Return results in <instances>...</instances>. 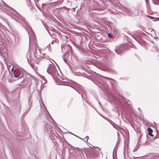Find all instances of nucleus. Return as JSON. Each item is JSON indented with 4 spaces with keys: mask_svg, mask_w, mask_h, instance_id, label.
Masks as SVG:
<instances>
[{
    "mask_svg": "<svg viewBox=\"0 0 159 159\" xmlns=\"http://www.w3.org/2000/svg\"><path fill=\"white\" fill-rule=\"evenodd\" d=\"M14 74L15 77L18 79H20L23 76V73L22 72L18 70L14 71Z\"/></svg>",
    "mask_w": 159,
    "mask_h": 159,
    "instance_id": "nucleus-3",
    "label": "nucleus"
},
{
    "mask_svg": "<svg viewBox=\"0 0 159 159\" xmlns=\"http://www.w3.org/2000/svg\"><path fill=\"white\" fill-rule=\"evenodd\" d=\"M38 52H39V54H40V52L39 49L38 50H36L35 52L34 53V57H35L36 58L39 59L40 57H38V56H37V55H38Z\"/></svg>",
    "mask_w": 159,
    "mask_h": 159,
    "instance_id": "nucleus-6",
    "label": "nucleus"
},
{
    "mask_svg": "<svg viewBox=\"0 0 159 159\" xmlns=\"http://www.w3.org/2000/svg\"><path fill=\"white\" fill-rule=\"evenodd\" d=\"M105 79H106L107 80H111V84L112 86L113 87L115 85H116L117 84V82L116 80H113L111 78H108L106 77H103Z\"/></svg>",
    "mask_w": 159,
    "mask_h": 159,
    "instance_id": "nucleus-5",
    "label": "nucleus"
},
{
    "mask_svg": "<svg viewBox=\"0 0 159 159\" xmlns=\"http://www.w3.org/2000/svg\"><path fill=\"white\" fill-rule=\"evenodd\" d=\"M63 60L66 63L67 60L66 59H64Z\"/></svg>",
    "mask_w": 159,
    "mask_h": 159,
    "instance_id": "nucleus-21",
    "label": "nucleus"
},
{
    "mask_svg": "<svg viewBox=\"0 0 159 159\" xmlns=\"http://www.w3.org/2000/svg\"><path fill=\"white\" fill-rule=\"evenodd\" d=\"M46 58V57H40V58H41L43 59V58Z\"/></svg>",
    "mask_w": 159,
    "mask_h": 159,
    "instance_id": "nucleus-23",
    "label": "nucleus"
},
{
    "mask_svg": "<svg viewBox=\"0 0 159 159\" xmlns=\"http://www.w3.org/2000/svg\"><path fill=\"white\" fill-rule=\"evenodd\" d=\"M8 8L9 9V10L10 11V12H12V11H14V10L11 7H8Z\"/></svg>",
    "mask_w": 159,
    "mask_h": 159,
    "instance_id": "nucleus-14",
    "label": "nucleus"
},
{
    "mask_svg": "<svg viewBox=\"0 0 159 159\" xmlns=\"http://www.w3.org/2000/svg\"><path fill=\"white\" fill-rule=\"evenodd\" d=\"M39 57H40V55H39Z\"/></svg>",
    "mask_w": 159,
    "mask_h": 159,
    "instance_id": "nucleus-33",
    "label": "nucleus"
},
{
    "mask_svg": "<svg viewBox=\"0 0 159 159\" xmlns=\"http://www.w3.org/2000/svg\"><path fill=\"white\" fill-rule=\"evenodd\" d=\"M137 158V157H134V158H135V159H136V158Z\"/></svg>",
    "mask_w": 159,
    "mask_h": 159,
    "instance_id": "nucleus-32",
    "label": "nucleus"
},
{
    "mask_svg": "<svg viewBox=\"0 0 159 159\" xmlns=\"http://www.w3.org/2000/svg\"><path fill=\"white\" fill-rule=\"evenodd\" d=\"M86 138H87V140L88 139L89 137L88 136H87L86 137Z\"/></svg>",
    "mask_w": 159,
    "mask_h": 159,
    "instance_id": "nucleus-26",
    "label": "nucleus"
},
{
    "mask_svg": "<svg viewBox=\"0 0 159 159\" xmlns=\"http://www.w3.org/2000/svg\"><path fill=\"white\" fill-rule=\"evenodd\" d=\"M0 55H1V56H2V53H0Z\"/></svg>",
    "mask_w": 159,
    "mask_h": 159,
    "instance_id": "nucleus-27",
    "label": "nucleus"
},
{
    "mask_svg": "<svg viewBox=\"0 0 159 159\" xmlns=\"http://www.w3.org/2000/svg\"><path fill=\"white\" fill-rule=\"evenodd\" d=\"M31 67H32V68H34V65H33L32 64H31Z\"/></svg>",
    "mask_w": 159,
    "mask_h": 159,
    "instance_id": "nucleus-22",
    "label": "nucleus"
},
{
    "mask_svg": "<svg viewBox=\"0 0 159 159\" xmlns=\"http://www.w3.org/2000/svg\"><path fill=\"white\" fill-rule=\"evenodd\" d=\"M109 122L113 125H115V124L111 120H109Z\"/></svg>",
    "mask_w": 159,
    "mask_h": 159,
    "instance_id": "nucleus-17",
    "label": "nucleus"
},
{
    "mask_svg": "<svg viewBox=\"0 0 159 159\" xmlns=\"http://www.w3.org/2000/svg\"><path fill=\"white\" fill-rule=\"evenodd\" d=\"M45 4H42V7H43V6H45Z\"/></svg>",
    "mask_w": 159,
    "mask_h": 159,
    "instance_id": "nucleus-25",
    "label": "nucleus"
},
{
    "mask_svg": "<svg viewBox=\"0 0 159 159\" xmlns=\"http://www.w3.org/2000/svg\"><path fill=\"white\" fill-rule=\"evenodd\" d=\"M47 71L48 74L51 75L53 77L58 74L56 66L52 63L49 64Z\"/></svg>",
    "mask_w": 159,
    "mask_h": 159,
    "instance_id": "nucleus-2",
    "label": "nucleus"
},
{
    "mask_svg": "<svg viewBox=\"0 0 159 159\" xmlns=\"http://www.w3.org/2000/svg\"><path fill=\"white\" fill-rule=\"evenodd\" d=\"M61 85H66L67 84V83L66 82H65L63 81H62V82H61Z\"/></svg>",
    "mask_w": 159,
    "mask_h": 159,
    "instance_id": "nucleus-13",
    "label": "nucleus"
},
{
    "mask_svg": "<svg viewBox=\"0 0 159 159\" xmlns=\"http://www.w3.org/2000/svg\"><path fill=\"white\" fill-rule=\"evenodd\" d=\"M108 36L110 38H112L113 37V35L111 34H108Z\"/></svg>",
    "mask_w": 159,
    "mask_h": 159,
    "instance_id": "nucleus-15",
    "label": "nucleus"
},
{
    "mask_svg": "<svg viewBox=\"0 0 159 159\" xmlns=\"http://www.w3.org/2000/svg\"><path fill=\"white\" fill-rule=\"evenodd\" d=\"M36 6L37 7L39 8L37 6V5L36 4Z\"/></svg>",
    "mask_w": 159,
    "mask_h": 159,
    "instance_id": "nucleus-29",
    "label": "nucleus"
},
{
    "mask_svg": "<svg viewBox=\"0 0 159 159\" xmlns=\"http://www.w3.org/2000/svg\"><path fill=\"white\" fill-rule=\"evenodd\" d=\"M125 11L129 15H130L132 14L131 11L129 8H126L125 9Z\"/></svg>",
    "mask_w": 159,
    "mask_h": 159,
    "instance_id": "nucleus-8",
    "label": "nucleus"
},
{
    "mask_svg": "<svg viewBox=\"0 0 159 159\" xmlns=\"http://www.w3.org/2000/svg\"><path fill=\"white\" fill-rule=\"evenodd\" d=\"M15 13H16V14H15L16 18L14 19L16 21L23 25V26L25 28L29 35L30 41L31 37H32V38L34 37V33L33 32L30 26L25 21V19L16 12Z\"/></svg>",
    "mask_w": 159,
    "mask_h": 159,
    "instance_id": "nucleus-1",
    "label": "nucleus"
},
{
    "mask_svg": "<svg viewBox=\"0 0 159 159\" xmlns=\"http://www.w3.org/2000/svg\"><path fill=\"white\" fill-rule=\"evenodd\" d=\"M15 43L16 44H17L18 43V41L16 40V37L15 38Z\"/></svg>",
    "mask_w": 159,
    "mask_h": 159,
    "instance_id": "nucleus-19",
    "label": "nucleus"
},
{
    "mask_svg": "<svg viewBox=\"0 0 159 159\" xmlns=\"http://www.w3.org/2000/svg\"><path fill=\"white\" fill-rule=\"evenodd\" d=\"M97 148L99 149V150H100V149L99 148Z\"/></svg>",
    "mask_w": 159,
    "mask_h": 159,
    "instance_id": "nucleus-30",
    "label": "nucleus"
},
{
    "mask_svg": "<svg viewBox=\"0 0 159 159\" xmlns=\"http://www.w3.org/2000/svg\"><path fill=\"white\" fill-rule=\"evenodd\" d=\"M138 148V147L136 146L134 150V151H133L134 152H136L137 151Z\"/></svg>",
    "mask_w": 159,
    "mask_h": 159,
    "instance_id": "nucleus-16",
    "label": "nucleus"
},
{
    "mask_svg": "<svg viewBox=\"0 0 159 159\" xmlns=\"http://www.w3.org/2000/svg\"><path fill=\"white\" fill-rule=\"evenodd\" d=\"M53 3L54 4V5H56L58 3L57 2H55L54 3Z\"/></svg>",
    "mask_w": 159,
    "mask_h": 159,
    "instance_id": "nucleus-20",
    "label": "nucleus"
},
{
    "mask_svg": "<svg viewBox=\"0 0 159 159\" xmlns=\"http://www.w3.org/2000/svg\"><path fill=\"white\" fill-rule=\"evenodd\" d=\"M97 148L99 149V150H100V149L99 148Z\"/></svg>",
    "mask_w": 159,
    "mask_h": 159,
    "instance_id": "nucleus-31",
    "label": "nucleus"
},
{
    "mask_svg": "<svg viewBox=\"0 0 159 159\" xmlns=\"http://www.w3.org/2000/svg\"><path fill=\"white\" fill-rule=\"evenodd\" d=\"M74 89L76 90L80 94H81L82 97H83L82 93V92L83 91V89L81 85L79 84H75Z\"/></svg>",
    "mask_w": 159,
    "mask_h": 159,
    "instance_id": "nucleus-4",
    "label": "nucleus"
},
{
    "mask_svg": "<svg viewBox=\"0 0 159 159\" xmlns=\"http://www.w3.org/2000/svg\"><path fill=\"white\" fill-rule=\"evenodd\" d=\"M147 137H145L144 138V140H145V142L142 143H143V145H148V143L147 140Z\"/></svg>",
    "mask_w": 159,
    "mask_h": 159,
    "instance_id": "nucleus-11",
    "label": "nucleus"
},
{
    "mask_svg": "<svg viewBox=\"0 0 159 159\" xmlns=\"http://www.w3.org/2000/svg\"><path fill=\"white\" fill-rule=\"evenodd\" d=\"M108 101L109 102H110V101Z\"/></svg>",
    "mask_w": 159,
    "mask_h": 159,
    "instance_id": "nucleus-34",
    "label": "nucleus"
},
{
    "mask_svg": "<svg viewBox=\"0 0 159 159\" xmlns=\"http://www.w3.org/2000/svg\"><path fill=\"white\" fill-rule=\"evenodd\" d=\"M70 134H72V133L70 132ZM73 134V135H74V134Z\"/></svg>",
    "mask_w": 159,
    "mask_h": 159,
    "instance_id": "nucleus-28",
    "label": "nucleus"
},
{
    "mask_svg": "<svg viewBox=\"0 0 159 159\" xmlns=\"http://www.w3.org/2000/svg\"><path fill=\"white\" fill-rule=\"evenodd\" d=\"M148 134L151 136H153V135L152 134L153 132L152 129L150 128H148Z\"/></svg>",
    "mask_w": 159,
    "mask_h": 159,
    "instance_id": "nucleus-9",
    "label": "nucleus"
},
{
    "mask_svg": "<svg viewBox=\"0 0 159 159\" xmlns=\"http://www.w3.org/2000/svg\"><path fill=\"white\" fill-rule=\"evenodd\" d=\"M133 38H134V39L136 40H137V41H138L139 40V38H138L137 37H135V36H134L133 37Z\"/></svg>",
    "mask_w": 159,
    "mask_h": 159,
    "instance_id": "nucleus-18",
    "label": "nucleus"
},
{
    "mask_svg": "<svg viewBox=\"0 0 159 159\" xmlns=\"http://www.w3.org/2000/svg\"><path fill=\"white\" fill-rule=\"evenodd\" d=\"M41 78H42V79L43 80L44 79H45V78H44V76H42V77Z\"/></svg>",
    "mask_w": 159,
    "mask_h": 159,
    "instance_id": "nucleus-24",
    "label": "nucleus"
},
{
    "mask_svg": "<svg viewBox=\"0 0 159 159\" xmlns=\"http://www.w3.org/2000/svg\"><path fill=\"white\" fill-rule=\"evenodd\" d=\"M148 157H151L152 159H155L156 158V157H155V156H154V154L152 153L149 154L148 155Z\"/></svg>",
    "mask_w": 159,
    "mask_h": 159,
    "instance_id": "nucleus-10",
    "label": "nucleus"
},
{
    "mask_svg": "<svg viewBox=\"0 0 159 159\" xmlns=\"http://www.w3.org/2000/svg\"><path fill=\"white\" fill-rule=\"evenodd\" d=\"M144 138L143 139L140 138V139H138V142L139 144L140 145L143 144L142 143L145 142V140H144Z\"/></svg>",
    "mask_w": 159,
    "mask_h": 159,
    "instance_id": "nucleus-7",
    "label": "nucleus"
},
{
    "mask_svg": "<svg viewBox=\"0 0 159 159\" xmlns=\"http://www.w3.org/2000/svg\"><path fill=\"white\" fill-rule=\"evenodd\" d=\"M115 51L116 52L118 55L120 54L121 53V52L119 49H117V50L115 49Z\"/></svg>",
    "mask_w": 159,
    "mask_h": 159,
    "instance_id": "nucleus-12",
    "label": "nucleus"
}]
</instances>
